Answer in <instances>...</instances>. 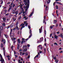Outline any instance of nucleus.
I'll return each mask as SVG.
<instances>
[{
    "mask_svg": "<svg viewBox=\"0 0 63 63\" xmlns=\"http://www.w3.org/2000/svg\"><path fill=\"white\" fill-rule=\"evenodd\" d=\"M0 46L1 47H3V44H2V43L1 44Z\"/></svg>",
    "mask_w": 63,
    "mask_h": 63,
    "instance_id": "obj_25",
    "label": "nucleus"
},
{
    "mask_svg": "<svg viewBox=\"0 0 63 63\" xmlns=\"http://www.w3.org/2000/svg\"><path fill=\"white\" fill-rule=\"evenodd\" d=\"M28 28H29V29H31L30 26H29V25L28 26Z\"/></svg>",
    "mask_w": 63,
    "mask_h": 63,
    "instance_id": "obj_36",
    "label": "nucleus"
},
{
    "mask_svg": "<svg viewBox=\"0 0 63 63\" xmlns=\"http://www.w3.org/2000/svg\"><path fill=\"white\" fill-rule=\"evenodd\" d=\"M14 13H15V11L14 10H13L12 11V13L13 14H14Z\"/></svg>",
    "mask_w": 63,
    "mask_h": 63,
    "instance_id": "obj_35",
    "label": "nucleus"
},
{
    "mask_svg": "<svg viewBox=\"0 0 63 63\" xmlns=\"http://www.w3.org/2000/svg\"><path fill=\"white\" fill-rule=\"evenodd\" d=\"M48 9V8H47V6L46 8V10H47V9Z\"/></svg>",
    "mask_w": 63,
    "mask_h": 63,
    "instance_id": "obj_34",
    "label": "nucleus"
},
{
    "mask_svg": "<svg viewBox=\"0 0 63 63\" xmlns=\"http://www.w3.org/2000/svg\"><path fill=\"white\" fill-rule=\"evenodd\" d=\"M22 40L23 41L24 43H25L26 41H25V39H24L23 38H22Z\"/></svg>",
    "mask_w": 63,
    "mask_h": 63,
    "instance_id": "obj_14",
    "label": "nucleus"
},
{
    "mask_svg": "<svg viewBox=\"0 0 63 63\" xmlns=\"http://www.w3.org/2000/svg\"><path fill=\"white\" fill-rule=\"evenodd\" d=\"M11 31L10 32V35H11V33L12 32V29H11Z\"/></svg>",
    "mask_w": 63,
    "mask_h": 63,
    "instance_id": "obj_37",
    "label": "nucleus"
},
{
    "mask_svg": "<svg viewBox=\"0 0 63 63\" xmlns=\"http://www.w3.org/2000/svg\"><path fill=\"white\" fill-rule=\"evenodd\" d=\"M21 16H20L18 18V20H20L21 18Z\"/></svg>",
    "mask_w": 63,
    "mask_h": 63,
    "instance_id": "obj_18",
    "label": "nucleus"
},
{
    "mask_svg": "<svg viewBox=\"0 0 63 63\" xmlns=\"http://www.w3.org/2000/svg\"><path fill=\"white\" fill-rule=\"evenodd\" d=\"M29 33L31 35L29 36V38H31V37L32 36V31H31V30L30 29V30Z\"/></svg>",
    "mask_w": 63,
    "mask_h": 63,
    "instance_id": "obj_5",
    "label": "nucleus"
},
{
    "mask_svg": "<svg viewBox=\"0 0 63 63\" xmlns=\"http://www.w3.org/2000/svg\"><path fill=\"white\" fill-rule=\"evenodd\" d=\"M28 4H27V6H24L23 7L25 9V8H26V10L25 11V12H26V11H27V10L29 8V0H28Z\"/></svg>",
    "mask_w": 63,
    "mask_h": 63,
    "instance_id": "obj_2",
    "label": "nucleus"
},
{
    "mask_svg": "<svg viewBox=\"0 0 63 63\" xmlns=\"http://www.w3.org/2000/svg\"><path fill=\"white\" fill-rule=\"evenodd\" d=\"M44 32L45 34L46 35V33H47V32H46V30H45Z\"/></svg>",
    "mask_w": 63,
    "mask_h": 63,
    "instance_id": "obj_43",
    "label": "nucleus"
},
{
    "mask_svg": "<svg viewBox=\"0 0 63 63\" xmlns=\"http://www.w3.org/2000/svg\"><path fill=\"white\" fill-rule=\"evenodd\" d=\"M43 37H41L40 39V40L38 41L37 42V43H41V42H42V41H43Z\"/></svg>",
    "mask_w": 63,
    "mask_h": 63,
    "instance_id": "obj_3",
    "label": "nucleus"
},
{
    "mask_svg": "<svg viewBox=\"0 0 63 63\" xmlns=\"http://www.w3.org/2000/svg\"><path fill=\"white\" fill-rule=\"evenodd\" d=\"M15 4H13V7H15Z\"/></svg>",
    "mask_w": 63,
    "mask_h": 63,
    "instance_id": "obj_56",
    "label": "nucleus"
},
{
    "mask_svg": "<svg viewBox=\"0 0 63 63\" xmlns=\"http://www.w3.org/2000/svg\"><path fill=\"white\" fill-rule=\"evenodd\" d=\"M3 27L2 26H1L0 27V37H1V33H2V32L1 31H2V30H3Z\"/></svg>",
    "mask_w": 63,
    "mask_h": 63,
    "instance_id": "obj_4",
    "label": "nucleus"
},
{
    "mask_svg": "<svg viewBox=\"0 0 63 63\" xmlns=\"http://www.w3.org/2000/svg\"><path fill=\"white\" fill-rule=\"evenodd\" d=\"M55 37V39H57V37H58V36L55 35L54 36Z\"/></svg>",
    "mask_w": 63,
    "mask_h": 63,
    "instance_id": "obj_21",
    "label": "nucleus"
},
{
    "mask_svg": "<svg viewBox=\"0 0 63 63\" xmlns=\"http://www.w3.org/2000/svg\"><path fill=\"white\" fill-rule=\"evenodd\" d=\"M21 13H22V12L21 13H19V15H21Z\"/></svg>",
    "mask_w": 63,
    "mask_h": 63,
    "instance_id": "obj_47",
    "label": "nucleus"
},
{
    "mask_svg": "<svg viewBox=\"0 0 63 63\" xmlns=\"http://www.w3.org/2000/svg\"><path fill=\"white\" fill-rule=\"evenodd\" d=\"M25 55L26 56H27V55H28V53H27V52L25 54Z\"/></svg>",
    "mask_w": 63,
    "mask_h": 63,
    "instance_id": "obj_27",
    "label": "nucleus"
},
{
    "mask_svg": "<svg viewBox=\"0 0 63 63\" xmlns=\"http://www.w3.org/2000/svg\"><path fill=\"white\" fill-rule=\"evenodd\" d=\"M14 52L15 54H16V51H14Z\"/></svg>",
    "mask_w": 63,
    "mask_h": 63,
    "instance_id": "obj_55",
    "label": "nucleus"
},
{
    "mask_svg": "<svg viewBox=\"0 0 63 63\" xmlns=\"http://www.w3.org/2000/svg\"><path fill=\"white\" fill-rule=\"evenodd\" d=\"M28 40V38H27L25 40V41H27Z\"/></svg>",
    "mask_w": 63,
    "mask_h": 63,
    "instance_id": "obj_61",
    "label": "nucleus"
},
{
    "mask_svg": "<svg viewBox=\"0 0 63 63\" xmlns=\"http://www.w3.org/2000/svg\"><path fill=\"white\" fill-rule=\"evenodd\" d=\"M11 38L13 41H15V40H16V37L14 38V37L12 35L11 36Z\"/></svg>",
    "mask_w": 63,
    "mask_h": 63,
    "instance_id": "obj_6",
    "label": "nucleus"
},
{
    "mask_svg": "<svg viewBox=\"0 0 63 63\" xmlns=\"http://www.w3.org/2000/svg\"><path fill=\"white\" fill-rule=\"evenodd\" d=\"M12 6H10V7H9V8L8 10V11H9L10 10H11V9L12 8Z\"/></svg>",
    "mask_w": 63,
    "mask_h": 63,
    "instance_id": "obj_20",
    "label": "nucleus"
},
{
    "mask_svg": "<svg viewBox=\"0 0 63 63\" xmlns=\"http://www.w3.org/2000/svg\"><path fill=\"white\" fill-rule=\"evenodd\" d=\"M13 29V30L15 31V30L16 29V28H14V29Z\"/></svg>",
    "mask_w": 63,
    "mask_h": 63,
    "instance_id": "obj_57",
    "label": "nucleus"
},
{
    "mask_svg": "<svg viewBox=\"0 0 63 63\" xmlns=\"http://www.w3.org/2000/svg\"><path fill=\"white\" fill-rule=\"evenodd\" d=\"M18 24V22H17L16 23V26H17V25Z\"/></svg>",
    "mask_w": 63,
    "mask_h": 63,
    "instance_id": "obj_39",
    "label": "nucleus"
},
{
    "mask_svg": "<svg viewBox=\"0 0 63 63\" xmlns=\"http://www.w3.org/2000/svg\"><path fill=\"white\" fill-rule=\"evenodd\" d=\"M24 2H26L25 3H24V4H25V5H26L27 4H28V0H24Z\"/></svg>",
    "mask_w": 63,
    "mask_h": 63,
    "instance_id": "obj_7",
    "label": "nucleus"
},
{
    "mask_svg": "<svg viewBox=\"0 0 63 63\" xmlns=\"http://www.w3.org/2000/svg\"><path fill=\"white\" fill-rule=\"evenodd\" d=\"M24 23L23 24V23H22L20 25V26H21L22 25H23V26H22V27L21 28V30H22V28H24V27H25V26H24V25H25V26H27V25L28 24V23H27V21H24Z\"/></svg>",
    "mask_w": 63,
    "mask_h": 63,
    "instance_id": "obj_1",
    "label": "nucleus"
},
{
    "mask_svg": "<svg viewBox=\"0 0 63 63\" xmlns=\"http://www.w3.org/2000/svg\"><path fill=\"white\" fill-rule=\"evenodd\" d=\"M57 22V21H56V20H54V23H56Z\"/></svg>",
    "mask_w": 63,
    "mask_h": 63,
    "instance_id": "obj_24",
    "label": "nucleus"
},
{
    "mask_svg": "<svg viewBox=\"0 0 63 63\" xmlns=\"http://www.w3.org/2000/svg\"><path fill=\"white\" fill-rule=\"evenodd\" d=\"M19 51H22V49H20L19 50Z\"/></svg>",
    "mask_w": 63,
    "mask_h": 63,
    "instance_id": "obj_63",
    "label": "nucleus"
},
{
    "mask_svg": "<svg viewBox=\"0 0 63 63\" xmlns=\"http://www.w3.org/2000/svg\"><path fill=\"white\" fill-rule=\"evenodd\" d=\"M50 2V0H48L47 1V4H49Z\"/></svg>",
    "mask_w": 63,
    "mask_h": 63,
    "instance_id": "obj_22",
    "label": "nucleus"
},
{
    "mask_svg": "<svg viewBox=\"0 0 63 63\" xmlns=\"http://www.w3.org/2000/svg\"><path fill=\"white\" fill-rule=\"evenodd\" d=\"M13 2H12V3H11V6H12V5H13Z\"/></svg>",
    "mask_w": 63,
    "mask_h": 63,
    "instance_id": "obj_48",
    "label": "nucleus"
},
{
    "mask_svg": "<svg viewBox=\"0 0 63 63\" xmlns=\"http://www.w3.org/2000/svg\"><path fill=\"white\" fill-rule=\"evenodd\" d=\"M16 57H17V56L16 55H15V58H16Z\"/></svg>",
    "mask_w": 63,
    "mask_h": 63,
    "instance_id": "obj_52",
    "label": "nucleus"
},
{
    "mask_svg": "<svg viewBox=\"0 0 63 63\" xmlns=\"http://www.w3.org/2000/svg\"><path fill=\"white\" fill-rule=\"evenodd\" d=\"M55 61L56 63H58V60H56Z\"/></svg>",
    "mask_w": 63,
    "mask_h": 63,
    "instance_id": "obj_31",
    "label": "nucleus"
},
{
    "mask_svg": "<svg viewBox=\"0 0 63 63\" xmlns=\"http://www.w3.org/2000/svg\"><path fill=\"white\" fill-rule=\"evenodd\" d=\"M24 18H25V20H26L28 19V17H26V16Z\"/></svg>",
    "mask_w": 63,
    "mask_h": 63,
    "instance_id": "obj_17",
    "label": "nucleus"
},
{
    "mask_svg": "<svg viewBox=\"0 0 63 63\" xmlns=\"http://www.w3.org/2000/svg\"><path fill=\"white\" fill-rule=\"evenodd\" d=\"M13 46H12L11 47V48L13 50Z\"/></svg>",
    "mask_w": 63,
    "mask_h": 63,
    "instance_id": "obj_62",
    "label": "nucleus"
},
{
    "mask_svg": "<svg viewBox=\"0 0 63 63\" xmlns=\"http://www.w3.org/2000/svg\"><path fill=\"white\" fill-rule=\"evenodd\" d=\"M56 3H57V4H60V5H62V3H61V2H59L58 1L56 2Z\"/></svg>",
    "mask_w": 63,
    "mask_h": 63,
    "instance_id": "obj_16",
    "label": "nucleus"
},
{
    "mask_svg": "<svg viewBox=\"0 0 63 63\" xmlns=\"http://www.w3.org/2000/svg\"><path fill=\"white\" fill-rule=\"evenodd\" d=\"M57 34H59V32H57Z\"/></svg>",
    "mask_w": 63,
    "mask_h": 63,
    "instance_id": "obj_60",
    "label": "nucleus"
},
{
    "mask_svg": "<svg viewBox=\"0 0 63 63\" xmlns=\"http://www.w3.org/2000/svg\"><path fill=\"white\" fill-rule=\"evenodd\" d=\"M4 35L6 38H8V36H7V35H6V34H5Z\"/></svg>",
    "mask_w": 63,
    "mask_h": 63,
    "instance_id": "obj_30",
    "label": "nucleus"
},
{
    "mask_svg": "<svg viewBox=\"0 0 63 63\" xmlns=\"http://www.w3.org/2000/svg\"><path fill=\"white\" fill-rule=\"evenodd\" d=\"M54 60H55V59H56V57H55L54 58Z\"/></svg>",
    "mask_w": 63,
    "mask_h": 63,
    "instance_id": "obj_41",
    "label": "nucleus"
},
{
    "mask_svg": "<svg viewBox=\"0 0 63 63\" xmlns=\"http://www.w3.org/2000/svg\"><path fill=\"white\" fill-rule=\"evenodd\" d=\"M33 13H34V12H32V13H31L30 15L29 16V17H30L31 16H32V15H33Z\"/></svg>",
    "mask_w": 63,
    "mask_h": 63,
    "instance_id": "obj_11",
    "label": "nucleus"
},
{
    "mask_svg": "<svg viewBox=\"0 0 63 63\" xmlns=\"http://www.w3.org/2000/svg\"><path fill=\"white\" fill-rule=\"evenodd\" d=\"M24 54H25V53H22V55H23Z\"/></svg>",
    "mask_w": 63,
    "mask_h": 63,
    "instance_id": "obj_46",
    "label": "nucleus"
},
{
    "mask_svg": "<svg viewBox=\"0 0 63 63\" xmlns=\"http://www.w3.org/2000/svg\"><path fill=\"white\" fill-rule=\"evenodd\" d=\"M13 42L14 43H16V41H13Z\"/></svg>",
    "mask_w": 63,
    "mask_h": 63,
    "instance_id": "obj_54",
    "label": "nucleus"
},
{
    "mask_svg": "<svg viewBox=\"0 0 63 63\" xmlns=\"http://www.w3.org/2000/svg\"><path fill=\"white\" fill-rule=\"evenodd\" d=\"M3 44H4L6 43V41H5V39L3 40Z\"/></svg>",
    "mask_w": 63,
    "mask_h": 63,
    "instance_id": "obj_29",
    "label": "nucleus"
},
{
    "mask_svg": "<svg viewBox=\"0 0 63 63\" xmlns=\"http://www.w3.org/2000/svg\"><path fill=\"white\" fill-rule=\"evenodd\" d=\"M52 33H51L50 35V37H51V36H52Z\"/></svg>",
    "mask_w": 63,
    "mask_h": 63,
    "instance_id": "obj_58",
    "label": "nucleus"
},
{
    "mask_svg": "<svg viewBox=\"0 0 63 63\" xmlns=\"http://www.w3.org/2000/svg\"><path fill=\"white\" fill-rule=\"evenodd\" d=\"M54 45H56V46H58V44L56 43V42H55L54 43Z\"/></svg>",
    "mask_w": 63,
    "mask_h": 63,
    "instance_id": "obj_26",
    "label": "nucleus"
},
{
    "mask_svg": "<svg viewBox=\"0 0 63 63\" xmlns=\"http://www.w3.org/2000/svg\"><path fill=\"white\" fill-rule=\"evenodd\" d=\"M10 14L9 13H7L6 15V16H8V15H9Z\"/></svg>",
    "mask_w": 63,
    "mask_h": 63,
    "instance_id": "obj_42",
    "label": "nucleus"
},
{
    "mask_svg": "<svg viewBox=\"0 0 63 63\" xmlns=\"http://www.w3.org/2000/svg\"><path fill=\"white\" fill-rule=\"evenodd\" d=\"M17 41L19 44V43H20V42H21V41H20V39H17Z\"/></svg>",
    "mask_w": 63,
    "mask_h": 63,
    "instance_id": "obj_12",
    "label": "nucleus"
},
{
    "mask_svg": "<svg viewBox=\"0 0 63 63\" xmlns=\"http://www.w3.org/2000/svg\"><path fill=\"white\" fill-rule=\"evenodd\" d=\"M53 27L52 26H50V28L52 29L53 28Z\"/></svg>",
    "mask_w": 63,
    "mask_h": 63,
    "instance_id": "obj_45",
    "label": "nucleus"
},
{
    "mask_svg": "<svg viewBox=\"0 0 63 63\" xmlns=\"http://www.w3.org/2000/svg\"><path fill=\"white\" fill-rule=\"evenodd\" d=\"M3 50L4 52V55L5 56V53H6V51L5 50V48L4 47L3 48Z\"/></svg>",
    "mask_w": 63,
    "mask_h": 63,
    "instance_id": "obj_9",
    "label": "nucleus"
},
{
    "mask_svg": "<svg viewBox=\"0 0 63 63\" xmlns=\"http://www.w3.org/2000/svg\"><path fill=\"white\" fill-rule=\"evenodd\" d=\"M19 45H18V46L17 47V49H19Z\"/></svg>",
    "mask_w": 63,
    "mask_h": 63,
    "instance_id": "obj_23",
    "label": "nucleus"
},
{
    "mask_svg": "<svg viewBox=\"0 0 63 63\" xmlns=\"http://www.w3.org/2000/svg\"><path fill=\"white\" fill-rule=\"evenodd\" d=\"M22 6L21 5V6H20V8L21 9L22 12H23V11H24V10H23V8H22Z\"/></svg>",
    "mask_w": 63,
    "mask_h": 63,
    "instance_id": "obj_13",
    "label": "nucleus"
},
{
    "mask_svg": "<svg viewBox=\"0 0 63 63\" xmlns=\"http://www.w3.org/2000/svg\"><path fill=\"white\" fill-rule=\"evenodd\" d=\"M3 20H6V18H3Z\"/></svg>",
    "mask_w": 63,
    "mask_h": 63,
    "instance_id": "obj_50",
    "label": "nucleus"
},
{
    "mask_svg": "<svg viewBox=\"0 0 63 63\" xmlns=\"http://www.w3.org/2000/svg\"><path fill=\"white\" fill-rule=\"evenodd\" d=\"M61 49H62V48L60 47V48L59 49V50H61Z\"/></svg>",
    "mask_w": 63,
    "mask_h": 63,
    "instance_id": "obj_51",
    "label": "nucleus"
},
{
    "mask_svg": "<svg viewBox=\"0 0 63 63\" xmlns=\"http://www.w3.org/2000/svg\"><path fill=\"white\" fill-rule=\"evenodd\" d=\"M2 25L4 27V26H5V23H2Z\"/></svg>",
    "mask_w": 63,
    "mask_h": 63,
    "instance_id": "obj_19",
    "label": "nucleus"
},
{
    "mask_svg": "<svg viewBox=\"0 0 63 63\" xmlns=\"http://www.w3.org/2000/svg\"><path fill=\"white\" fill-rule=\"evenodd\" d=\"M16 29H17V30H19L18 28V27L16 26V27L15 28Z\"/></svg>",
    "mask_w": 63,
    "mask_h": 63,
    "instance_id": "obj_32",
    "label": "nucleus"
},
{
    "mask_svg": "<svg viewBox=\"0 0 63 63\" xmlns=\"http://www.w3.org/2000/svg\"><path fill=\"white\" fill-rule=\"evenodd\" d=\"M18 11H16L15 12V14H18V13H18Z\"/></svg>",
    "mask_w": 63,
    "mask_h": 63,
    "instance_id": "obj_40",
    "label": "nucleus"
},
{
    "mask_svg": "<svg viewBox=\"0 0 63 63\" xmlns=\"http://www.w3.org/2000/svg\"><path fill=\"white\" fill-rule=\"evenodd\" d=\"M28 58H30V56H28Z\"/></svg>",
    "mask_w": 63,
    "mask_h": 63,
    "instance_id": "obj_64",
    "label": "nucleus"
},
{
    "mask_svg": "<svg viewBox=\"0 0 63 63\" xmlns=\"http://www.w3.org/2000/svg\"><path fill=\"white\" fill-rule=\"evenodd\" d=\"M27 46L28 47H30V45L29 44H28L27 45Z\"/></svg>",
    "mask_w": 63,
    "mask_h": 63,
    "instance_id": "obj_53",
    "label": "nucleus"
},
{
    "mask_svg": "<svg viewBox=\"0 0 63 63\" xmlns=\"http://www.w3.org/2000/svg\"><path fill=\"white\" fill-rule=\"evenodd\" d=\"M44 20H46V16H45L44 17Z\"/></svg>",
    "mask_w": 63,
    "mask_h": 63,
    "instance_id": "obj_38",
    "label": "nucleus"
},
{
    "mask_svg": "<svg viewBox=\"0 0 63 63\" xmlns=\"http://www.w3.org/2000/svg\"><path fill=\"white\" fill-rule=\"evenodd\" d=\"M41 47V45H39L37 47V48H40L41 49H42V47H41L40 48H39V47Z\"/></svg>",
    "mask_w": 63,
    "mask_h": 63,
    "instance_id": "obj_10",
    "label": "nucleus"
},
{
    "mask_svg": "<svg viewBox=\"0 0 63 63\" xmlns=\"http://www.w3.org/2000/svg\"><path fill=\"white\" fill-rule=\"evenodd\" d=\"M56 7L57 9H58V6L56 5Z\"/></svg>",
    "mask_w": 63,
    "mask_h": 63,
    "instance_id": "obj_33",
    "label": "nucleus"
},
{
    "mask_svg": "<svg viewBox=\"0 0 63 63\" xmlns=\"http://www.w3.org/2000/svg\"><path fill=\"white\" fill-rule=\"evenodd\" d=\"M27 48H25L23 50V52H24L25 51H27Z\"/></svg>",
    "mask_w": 63,
    "mask_h": 63,
    "instance_id": "obj_15",
    "label": "nucleus"
},
{
    "mask_svg": "<svg viewBox=\"0 0 63 63\" xmlns=\"http://www.w3.org/2000/svg\"><path fill=\"white\" fill-rule=\"evenodd\" d=\"M42 28H43V26H42L40 29H39L40 33L42 32Z\"/></svg>",
    "mask_w": 63,
    "mask_h": 63,
    "instance_id": "obj_8",
    "label": "nucleus"
},
{
    "mask_svg": "<svg viewBox=\"0 0 63 63\" xmlns=\"http://www.w3.org/2000/svg\"><path fill=\"white\" fill-rule=\"evenodd\" d=\"M35 56L36 57H37V58L39 57L38 56V55H37Z\"/></svg>",
    "mask_w": 63,
    "mask_h": 63,
    "instance_id": "obj_44",
    "label": "nucleus"
},
{
    "mask_svg": "<svg viewBox=\"0 0 63 63\" xmlns=\"http://www.w3.org/2000/svg\"><path fill=\"white\" fill-rule=\"evenodd\" d=\"M42 51H39V53H42Z\"/></svg>",
    "mask_w": 63,
    "mask_h": 63,
    "instance_id": "obj_59",
    "label": "nucleus"
},
{
    "mask_svg": "<svg viewBox=\"0 0 63 63\" xmlns=\"http://www.w3.org/2000/svg\"><path fill=\"white\" fill-rule=\"evenodd\" d=\"M27 47L25 45V46H24L23 47V49H24V47Z\"/></svg>",
    "mask_w": 63,
    "mask_h": 63,
    "instance_id": "obj_28",
    "label": "nucleus"
},
{
    "mask_svg": "<svg viewBox=\"0 0 63 63\" xmlns=\"http://www.w3.org/2000/svg\"><path fill=\"white\" fill-rule=\"evenodd\" d=\"M23 43H24L23 41H22L21 42V44H23Z\"/></svg>",
    "mask_w": 63,
    "mask_h": 63,
    "instance_id": "obj_49",
    "label": "nucleus"
}]
</instances>
